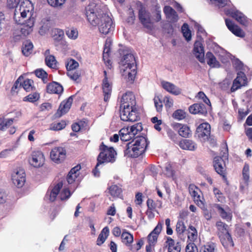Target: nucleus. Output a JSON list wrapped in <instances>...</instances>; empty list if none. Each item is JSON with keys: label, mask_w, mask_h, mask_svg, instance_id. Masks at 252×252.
Here are the masks:
<instances>
[{"label": "nucleus", "mask_w": 252, "mask_h": 252, "mask_svg": "<svg viewBox=\"0 0 252 252\" xmlns=\"http://www.w3.org/2000/svg\"><path fill=\"white\" fill-rule=\"evenodd\" d=\"M211 4L219 7H223L227 5L230 1L229 0H207Z\"/></svg>", "instance_id": "nucleus-45"}, {"label": "nucleus", "mask_w": 252, "mask_h": 252, "mask_svg": "<svg viewBox=\"0 0 252 252\" xmlns=\"http://www.w3.org/2000/svg\"><path fill=\"white\" fill-rule=\"evenodd\" d=\"M63 183L62 182L58 183L53 188H49L46 194L45 198L50 201H54L59 194V191L62 188Z\"/></svg>", "instance_id": "nucleus-18"}, {"label": "nucleus", "mask_w": 252, "mask_h": 252, "mask_svg": "<svg viewBox=\"0 0 252 252\" xmlns=\"http://www.w3.org/2000/svg\"><path fill=\"white\" fill-rule=\"evenodd\" d=\"M44 162V157L40 151H33L31 157L29 159L30 164L34 167H39L43 165Z\"/></svg>", "instance_id": "nucleus-14"}, {"label": "nucleus", "mask_w": 252, "mask_h": 252, "mask_svg": "<svg viewBox=\"0 0 252 252\" xmlns=\"http://www.w3.org/2000/svg\"><path fill=\"white\" fill-rule=\"evenodd\" d=\"M71 194L70 190L67 188H64L60 193L59 197L61 200H65L68 199Z\"/></svg>", "instance_id": "nucleus-56"}, {"label": "nucleus", "mask_w": 252, "mask_h": 252, "mask_svg": "<svg viewBox=\"0 0 252 252\" xmlns=\"http://www.w3.org/2000/svg\"><path fill=\"white\" fill-rule=\"evenodd\" d=\"M122 189L117 185H112L109 188V192L113 197H119L121 195Z\"/></svg>", "instance_id": "nucleus-44"}, {"label": "nucleus", "mask_w": 252, "mask_h": 252, "mask_svg": "<svg viewBox=\"0 0 252 252\" xmlns=\"http://www.w3.org/2000/svg\"><path fill=\"white\" fill-rule=\"evenodd\" d=\"M121 239L122 242L127 246L130 245L133 241V235L126 229H123L122 231Z\"/></svg>", "instance_id": "nucleus-36"}, {"label": "nucleus", "mask_w": 252, "mask_h": 252, "mask_svg": "<svg viewBox=\"0 0 252 252\" xmlns=\"http://www.w3.org/2000/svg\"><path fill=\"white\" fill-rule=\"evenodd\" d=\"M227 157V153H224L222 157H216L214 159L213 165L216 171L223 177H225V160L228 159Z\"/></svg>", "instance_id": "nucleus-8"}, {"label": "nucleus", "mask_w": 252, "mask_h": 252, "mask_svg": "<svg viewBox=\"0 0 252 252\" xmlns=\"http://www.w3.org/2000/svg\"><path fill=\"white\" fill-rule=\"evenodd\" d=\"M66 125V122L64 121H62L58 123L52 124L50 127V129L56 131L60 130L63 129Z\"/></svg>", "instance_id": "nucleus-46"}, {"label": "nucleus", "mask_w": 252, "mask_h": 252, "mask_svg": "<svg viewBox=\"0 0 252 252\" xmlns=\"http://www.w3.org/2000/svg\"><path fill=\"white\" fill-rule=\"evenodd\" d=\"M207 64L211 68H219L220 64L217 60L215 56L211 52H208L206 54Z\"/></svg>", "instance_id": "nucleus-31"}, {"label": "nucleus", "mask_w": 252, "mask_h": 252, "mask_svg": "<svg viewBox=\"0 0 252 252\" xmlns=\"http://www.w3.org/2000/svg\"><path fill=\"white\" fill-rule=\"evenodd\" d=\"M199 252H215V246L214 243L207 244L201 248Z\"/></svg>", "instance_id": "nucleus-54"}, {"label": "nucleus", "mask_w": 252, "mask_h": 252, "mask_svg": "<svg viewBox=\"0 0 252 252\" xmlns=\"http://www.w3.org/2000/svg\"><path fill=\"white\" fill-rule=\"evenodd\" d=\"M247 82V78L245 74V71H239L237 73V77L233 81L231 88V92H235L240 88L241 86L246 85Z\"/></svg>", "instance_id": "nucleus-15"}, {"label": "nucleus", "mask_w": 252, "mask_h": 252, "mask_svg": "<svg viewBox=\"0 0 252 252\" xmlns=\"http://www.w3.org/2000/svg\"><path fill=\"white\" fill-rule=\"evenodd\" d=\"M66 151L62 147H58L53 148L50 152L51 159L56 163H60L65 158Z\"/></svg>", "instance_id": "nucleus-16"}, {"label": "nucleus", "mask_w": 252, "mask_h": 252, "mask_svg": "<svg viewBox=\"0 0 252 252\" xmlns=\"http://www.w3.org/2000/svg\"><path fill=\"white\" fill-rule=\"evenodd\" d=\"M143 129L141 123H136L130 127H124L119 132V135L115 134L110 138L111 141H118L119 136L122 141H128L134 138V140L126 144L125 154L128 157L137 158L145 152L149 143L144 136L136 135Z\"/></svg>", "instance_id": "nucleus-1"}, {"label": "nucleus", "mask_w": 252, "mask_h": 252, "mask_svg": "<svg viewBox=\"0 0 252 252\" xmlns=\"http://www.w3.org/2000/svg\"><path fill=\"white\" fill-rule=\"evenodd\" d=\"M103 21L98 24V30L99 32L104 35L112 32L114 29V25L111 17L108 15L104 16Z\"/></svg>", "instance_id": "nucleus-9"}, {"label": "nucleus", "mask_w": 252, "mask_h": 252, "mask_svg": "<svg viewBox=\"0 0 252 252\" xmlns=\"http://www.w3.org/2000/svg\"><path fill=\"white\" fill-rule=\"evenodd\" d=\"M181 29L184 37L188 41H190L191 38V34L189 28V25L187 23H184Z\"/></svg>", "instance_id": "nucleus-42"}, {"label": "nucleus", "mask_w": 252, "mask_h": 252, "mask_svg": "<svg viewBox=\"0 0 252 252\" xmlns=\"http://www.w3.org/2000/svg\"><path fill=\"white\" fill-rule=\"evenodd\" d=\"M219 237L221 243L224 247L227 248L229 247H233L234 246L232 237L228 231L223 234H220Z\"/></svg>", "instance_id": "nucleus-32"}, {"label": "nucleus", "mask_w": 252, "mask_h": 252, "mask_svg": "<svg viewBox=\"0 0 252 252\" xmlns=\"http://www.w3.org/2000/svg\"><path fill=\"white\" fill-rule=\"evenodd\" d=\"M120 118L123 121L135 122L139 119V113L136 107L121 108Z\"/></svg>", "instance_id": "nucleus-6"}, {"label": "nucleus", "mask_w": 252, "mask_h": 252, "mask_svg": "<svg viewBox=\"0 0 252 252\" xmlns=\"http://www.w3.org/2000/svg\"><path fill=\"white\" fill-rule=\"evenodd\" d=\"M102 89L104 94V100L107 101L111 96L112 86L108 80H106V78H104L102 80Z\"/></svg>", "instance_id": "nucleus-27"}, {"label": "nucleus", "mask_w": 252, "mask_h": 252, "mask_svg": "<svg viewBox=\"0 0 252 252\" xmlns=\"http://www.w3.org/2000/svg\"><path fill=\"white\" fill-rule=\"evenodd\" d=\"M34 73L37 77L41 78L44 83L47 82L48 74L43 69H37L34 71Z\"/></svg>", "instance_id": "nucleus-43"}, {"label": "nucleus", "mask_w": 252, "mask_h": 252, "mask_svg": "<svg viewBox=\"0 0 252 252\" xmlns=\"http://www.w3.org/2000/svg\"><path fill=\"white\" fill-rule=\"evenodd\" d=\"M154 104L157 111L158 112H161L162 110L163 105L162 100H161L159 96H156L154 99Z\"/></svg>", "instance_id": "nucleus-53"}, {"label": "nucleus", "mask_w": 252, "mask_h": 252, "mask_svg": "<svg viewBox=\"0 0 252 252\" xmlns=\"http://www.w3.org/2000/svg\"><path fill=\"white\" fill-rule=\"evenodd\" d=\"M47 92L50 94H61L63 90V86L56 82H53L46 87Z\"/></svg>", "instance_id": "nucleus-29"}, {"label": "nucleus", "mask_w": 252, "mask_h": 252, "mask_svg": "<svg viewBox=\"0 0 252 252\" xmlns=\"http://www.w3.org/2000/svg\"><path fill=\"white\" fill-rule=\"evenodd\" d=\"M163 12L166 18L170 22L175 23L179 20V17L174 9L169 6H165L163 9Z\"/></svg>", "instance_id": "nucleus-25"}, {"label": "nucleus", "mask_w": 252, "mask_h": 252, "mask_svg": "<svg viewBox=\"0 0 252 252\" xmlns=\"http://www.w3.org/2000/svg\"><path fill=\"white\" fill-rule=\"evenodd\" d=\"M226 26L229 30L237 36L243 37L245 36L243 31L237 25H235L233 21L228 19H225Z\"/></svg>", "instance_id": "nucleus-19"}, {"label": "nucleus", "mask_w": 252, "mask_h": 252, "mask_svg": "<svg viewBox=\"0 0 252 252\" xmlns=\"http://www.w3.org/2000/svg\"><path fill=\"white\" fill-rule=\"evenodd\" d=\"M109 234V229L108 227L106 226L104 227L101 230L100 233L99 234L97 239V245L100 246L102 244L106 238L108 236Z\"/></svg>", "instance_id": "nucleus-37"}, {"label": "nucleus", "mask_w": 252, "mask_h": 252, "mask_svg": "<svg viewBox=\"0 0 252 252\" xmlns=\"http://www.w3.org/2000/svg\"><path fill=\"white\" fill-rule=\"evenodd\" d=\"M66 0H47L48 3L53 7H58L63 5Z\"/></svg>", "instance_id": "nucleus-62"}, {"label": "nucleus", "mask_w": 252, "mask_h": 252, "mask_svg": "<svg viewBox=\"0 0 252 252\" xmlns=\"http://www.w3.org/2000/svg\"><path fill=\"white\" fill-rule=\"evenodd\" d=\"M72 101V96H71L68 97L65 102H62L56 113L57 116L61 117L63 114L67 113L70 108Z\"/></svg>", "instance_id": "nucleus-23"}, {"label": "nucleus", "mask_w": 252, "mask_h": 252, "mask_svg": "<svg viewBox=\"0 0 252 252\" xmlns=\"http://www.w3.org/2000/svg\"><path fill=\"white\" fill-rule=\"evenodd\" d=\"M39 98V94L37 93H33L25 97L23 100L25 101H29L30 102H34L36 101Z\"/></svg>", "instance_id": "nucleus-49"}, {"label": "nucleus", "mask_w": 252, "mask_h": 252, "mask_svg": "<svg viewBox=\"0 0 252 252\" xmlns=\"http://www.w3.org/2000/svg\"><path fill=\"white\" fill-rule=\"evenodd\" d=\"M32 42L30 40H26L23 43L22 53L26 56H29L32 52L33 49Z\"/></svg>", "instance_id": "nucleus-38"}, {"label": "nucleus", "mask_w": 252, "mask_h": 252, "mask_svg": "<svg viewBox=\"0 0 252 252\" xmlns=\"http://www.w3.org/2000/svg\"><path fill=\"white\" fill-rule=\"evenodd\" d=\"M78 10V7L76 4L73 3L72 4H70L67 7L66 10V14L68 15L71 16L74 15V14H76L77 11Z\"/></svg>", "instance_id": "nucleus-55"}, {"label": "nucleus", "mask_w": 252, "mask_h": 252, "mask_svg": "<svg viewBox=\"0 0 252 252\" xmlns=\"http://www.w3.org/2000/svg\"><path fill=\"white\" fill-rule=\"evenodd\" d=\"M66 33L67 36L70 39H75L78 36L77 31L74 29L68 30Z\"/></svg>", "instance_id": "nucleus-63"}, {"label": "nucleus", "mask_w": 252, "mask_h": 252, "mask_svg": "<svg viewBox=\"0 0 252 252\" xmlns=\"http://www.w3.org/2000/svg\"><path fill=\"white\" fill-rule=\"evenodd\" d=\"M46 64L52 68H56L57 67V62L53 55L47 56L45 59Z\"/></svg>", "instance_id": "nucleus-40"}, {"label": "nucleus", "mask_w": 252, "mask_h": 252, "mask_svg": "<svg viewBox=\"0 0 252 252\" xmlns=\"http://www.w3.org/2000/svg\"><path fill=\"white\" fill-rule=\"evenodd\" d=\"M139 18L144 27L148 29L152 28L153 22L152 21L151 14L142 7L139 10Z\"/></svg>", "instance_id": "nucleus-13"}, {"label": "nucleus", "mask_w": 252, "mask_h": 252, "mask_svg": "<svg viewBox=\"0 0 252 252\" xmlns=\"http://www.w3.org/2000/svg\"><path fill=\"white\" fill-rule=\"evenodd\" d=\"M161 11L160 6L157 2H156L155 5H153V9H152V21H153V22H158L160 21L161 19Z\"/></svg>", "instance_id": "nucleus-34"}, {"label": "nucleus", "mask_w": 252, "mask_h": 252, "mask_svg": "<svg viewBox=\"0 0 252 252\" xmlns=\"http://www.w3.org/2000/svg\"><path fill=\"white\" fill-rule=\"evenodd\" d=\"M136 100L134 94L128 92L124 94L121 99V108L133 107L136 106Z\"/></svg>", "instance_id": "nucleus-12"}, {"label": "nucleus", "mask_w": 252, "mask_h": 252, "mask_svg": "<svg viewBox=\"0 0 252 252\" xmlns=\"http://www.w3.org/2000/svg\"><path fill=\"white\" fill-rule=\"evenodd\" d=\"M186 116V112L181 109L176 110L172 115V117L178 120H182L185 118Z\"/></svg>", "instance_id": "nucleus-50"}, {"label": "nucleus", "mask_w": 252, "mask_h": 252, "mask_svg": "<svg viewBox=\"0 0 252 252\" xmlns=\"http://www.w3.org/2000/svg\"><path fill=\"white\" fill-rule=\"evenodd\" d=\"M13 122V119L0 118V130L4 131L11 126Z\"/></svg>", "instance_id": "nucleus-39"}, {"label": "nucleus", "mask_w": 252, "mask_h": 252, "mask_svg": "<svg viewBox=\"0 0 252 252\" xmlns=\"http://www.w3.org/2000/svg\"><path fill=\"white\" fill-rule=\"evenodd\" d=\"M28 17L29 19L23 24V27L21 28V32L24 35L29 34L32 31V28L34 25V20L32 17V13L31 16Z\"/></svg>", "instance_id": "nucleus-28"}, {"label": "nucleus", "mask_w": 252, "mask_h": 252, "mask_svg": "<svg viewBox=\"0 0 252 252\" xmlns=\"http://www.w3.org/2000/svg\"><path fill=\"white\" fill-rule=\"evenodd\" d=\"M234 65L236 69L239 71H246L248 69V67L245 66L242 62L238 59L234 60Z\"/></svg>", "instance_id": "nucleus-52"}, {"label": "nucleus", "mask_w": 252, "mask_h": 252, "mask_svg": "<svg viewBox=\"0 0 252 252\" xmlns=\"http://www.w3.org/2000/svg\"><path fill=\"white\" fill-rule=\"evenodd\" d=\"M66 68L67 71L74 70L79 66L78 63L73 59L69 60L66 63Z\"/></svg>", "instance_id": "nucleus-48"}, {"label": "nucleus", "mask_w": 252, "mask_h": 252, "mask_svg": "<svg viewBox=\"0 0 252 252\" xmlns=\"http://www.w3.org/2000/svg\"><path fill=\"white\" fill-rule=\"evenodd\" d=\"M189 190L190 195L193 198L194 200L199 205L202 204L200 196L201 191L196 186L191 184L189 186Z\"/></svg>", "instance_id": "nucleus-24"}, {"label": "nucleus", "mask_w": 252, "mask_h": 252, "mask_svg": "<svg viewBox=\"0 0 252 252\" xmlns=\"http://www.w3.org/2000/svg\"><path fill=\"white\" fill-rule=\"evenodd\" d=\"M186 230L184 222L178 221L176 224V230L178 234H182Z\"/></svg>", "instance_id": "nucleus-58"}, {"label": "nucleus", "mask_w": 252, "mask_h": 252, "mask_svg": "<svg viewBox=\"0 0 252 252\" xmlns=\"http://www.w3.org/2000/svg\"><path fill=\"white\" fill-rule=\"evenodd\" d=\"M215 207L217 209L220 216L223 219L226 220L227 221H229L231 220L232 216L229 211L228 208L224 209L220 204H215Z\"/></svg>", "instance_id": "nucleus-33"}, {"label": "nucleus", "mask_w": 252, "mask_h": 252, "mask_svg": "<svg viewBox=\"0 0 252 252\" xmlns=\"http://www.w3.org/2000/svg\"><path fill=\"white\" fill-rule=\"evenodd\" d=\"M190 113L205 116L207 113V109L202 103H195L189 106V108Z\"/></svg>", "instance_id": "nucleus-21"}, {"label": "nucleus", "mask_w": 252, "mask_h": 252, "mask_svg": "<svg viewBox=\"0 0 252 252\" xmlns=\"http://www.w3.org/2000/svg\"><path fill=\"white\" fill-rule=\"evenodd\" d=\"M161 84L162 88L171 94L177 95L181 93V89L170 82L163 81Z\"/></svg>", "instance_id": "nucleus-22"}, {"label": "nucleus", "mask_w": 252, "mask_h": 252, "mask_svg": "<svg viewBox=\"0 0 252 252\" xmlns=\"http://www.w3.org/2000/svg\"><path fill=\"white\" fill-rule=\"evenodd\" d=\"M193 51L194 54L198 60L201 63H204V47L200 41H196L194 43Z\"/></svg>", "instance_id": "nucleus-20"}, {"label": "nucleus", "mask_w": 252, "mask_h": 252, "mask_svg": "<svg viewBox=\"0 0 252 252\" xmlns=\"http://www.w3.org/2000/svg\"><path fill=\"white\" fill-rule=\"evenodd\" d=\"M218 230L220 231V234H223L228 232L227 229V225L221 221H217L216 224Z\"/></svg>", "instance_id": "nucleus-51"}, {"label": "nucleus", "mask_w": 252, "mask_h": 252, "mask_svg": "<svg viewBox=\"0 0 252 252\" xmlns=\"http://www.w3.org/2000/svg\"><path fill=\"white\" fill-rule=\"evenodd\" d=\"M23 79V78L22 76H20L16 81V82H15L14 84L11 88V91L12 93L17 92V91H16L17 89L22 86V80Z\"/></svg>", "instance_id": "nucleus-60"}, {"label": "nucleus", "mask_w": 252, "mask_h": 252, "mask_svg": "<svg viewBox=\"0 0 252 252\" xmlns=\"http://www.w3.org/2000/svg\"><path fill=\"white\" fill-rule=\"evenodd\" d=\"M167 247V252H181V245L179 242L176 243L171 237H167L165 242Z\"/></svg>", "instance_id": "nucleus-26"}, {"label": "nucleus", "mask_w": 252, "mask_h": 252, "mask_svg": "<svg viewBox=\"0 0 252 252\" xmlns=\"http://www.w3.org/2000/svg\"><path fill=\"white\" fill-rule=\"evenodd\" d=\"M179 134L183 137H188L191 135V131L189 127L186 125L178 124L176 125Z\"/></svg>", "instance_id": "nucleus-35"}, {"label": "nucleus", "mask_w": 252, "mask_h": 252, "mask_svg": "<svg viewBox=\"0 0 252 252\" xmlns=\"http://www.w3.org/2000/svg\"><path fill=\"white\" fill-rule=\"evenodd\" d=\"M210 130L211 126L208 123H202L197 127L194 136L200 141L204 142L209 139Z\"/></svg>", "instance_id": "nucleus-7"}, {"label": "nucleus", "mask_w": 252, "mask_h": 252, "mask_svg": "<svg viewBox=\"0 0 252 252\" xmlns=\"http://www.w3.org/2000/svg\"><path fill=\"white\" fill-rule=\"evenodd\" d=\"M107 9L105 5L95 2H91L86 8L87 20L93 26H97L108 16L105 10Z\"/></svg>", "instance_id": "nucleus-3"}, {"label": "nucleus", "mask_w": 252, "mask_h": 252, "mask_svg": "<svg viewBox=\"0 0 252 252\" xmlns=\"http://www.w3.org/2000/svg\"><path fill=\"white\" fill-rule=\"evenodd\" d=\"M33 81L32 80L27 79L22 82V86L26 91L30 92L33 90Z\"/></svg>", "instance_id": "nucleus-47"}, {"label": "nucleus", "mask_w": 252, "mask_h": 252, "mask_svg": "<svg viewBox=\"0 0 252 252\" xmlns=\"http://www.w3.org/2000/svg\"><path fill=\"white\" fill-rule=\"evenodd\" d=\"M20 0H7V6L9 8H15L14 19L17 24H24L23 19L27 16H31L33 7L30 0H22L19 4Z\"/></svg>", "instance_id": "nucleus-2"}, {"label": "nucleus", "mask_w": 252, "mask_h": 252, "mask_svg": "<svg viewBox=\"0 0 252 252\" xmlns=\"http://www.w3.org/2000/svg\"><path fill=\"white\" fill-rule=\"evenodd\" d=\"M120 63L122 75L127 77L129 81H133L137 73V65L134 56L130 53L126 54Z\"/></svg>", "instance_id": "nucleus-4"}, {"label": "nucleus", "mask_w": 252, "mask_h": 252, "mask_svg": "<svg viewBox=\"0 0 252 252\" xmlns=\"http://www.w3.org/2000/svg\"><path fill=\"white\" fill-rule=\"evenodd\" d=\"M100 152L97 157V166L105 163H113L115 161L117 153L114 149L105 145L103 142L99 146Z\"/></svg>", "instance_id": "nucleus-5"}, {"label": "nucleus", "mask_w": 252, "mask_h": 252, "mask_svg": "<svg viewBox=\"0 0 252 252\" xmlns=\"http://www.w3.org/2000/svg\"><path fill=\"white\" fill-rule=\"evenodd\" d=\"M165 174L168 177H171L173 175V171L171 164L167 163L165 165Z\"/></svg>", "instance_id": "nucleus-64"}, {"label": "nucleus", "mask_w": 252, "mask_h": 252, "mask_svg": "<svg viewBox=\"0 0 252 252\" xmlns=\"http://www.w3.org/2000/svg\"><path fill=\"white\" fill-rule=\"evenodd\" d=\"M164 222L163 220L160 221L154 230L148 235V243L151 245H156L158 236L160 234Z\"/></svg>", "instance_id": "nucleus-17"}, {"label": "nucleus", "mask_w": 252, "mask_h": 252, "mask_svg": "<svg viewBox=\"0 0 252 252\" xmlns=\"http://www.w3.org/2000/svg\"><path fill=\"white\" fill-rule=\"evenodd\" d=\"M67 75L72 80L77 81L79 79L80 74L78 72L75 70H69L67 71Z\"/></svg>", "instance_id": "nucleus-59"}, {"label": "nucleus", "mask_w": 252, "mask_h": 252, "mask_svg": "<svg viewBox=\"0 0 252 252\" xmlns=\"http://www.w3.org/2000/svg\"><path fill=\"white\" fill-rule=\"evenodd\" d=\"M186 252H198V251L195 244L193 242H190L187 245Z\"/></svg>", "instance_id": "nucleus-61"}, {"label": "nucleus", "mask_w": 252, "mask_h": 252, "mask_svg": "<svg viewBox=\"0 0 252 252\" xmlns=\"http://www.w3.org/2000/svg\"><path fill=\"white\" fill-rule=\"evenodd\" d=\"M13 184L17 188H22L26 182V174L24 170L20 169L14 171L11 175Z\"/></svg>", "instance_id": "nucleus-11"}, {"label": "nucleus", "mask_w": 252, "mask_h": 252, "mask_svg": "<svg viewBox=\"0 0 252 252\" xmlns=\"http://www.w3.org/2000/svg\"><path fill=\"white\" fill-rule=\"evenodd\" d=\"M179 146L184 150L194 151L197 148V145L189 139H183L179 143Z\"/></svg>", "instance_id": "nucleus-30"}, {"label": "nucleus", "mask_w": 252, "mask_h": 252, "mask_svg": "<svg viewBox=\"0 0 252 252\" xmlns=\"http://www.w3.org/2000/svg\"><path fill=\"white\" fill-rule=\"evenodd\" d=\"M188 239L192 242H194L197 238V231L196 228L192 226L189 225L188 229Z\"/></svg>", "instance_id": "nucleus-41"}, {"label": "nucleus", "mask_w": 252, "mask_h": 252, "mask_svg": "<svg viewBox=\"0 0 252 252\" xmlns=\"http://www.w3.org/2000/svg\"><path fill=\"white\" fill-rule=\"evenodd\" d=\"M162 101L167 109L170 108L173 105V100L170 96H164Z\"/></svg>", "instance_id": "nucleus-57"}, {"label": "nucleus", "mask_w": 252, "mask_h": 252, "mask_svg": "<svg viewBox=\"0 0 252 252\" xmlns=\"http://www.w3.org/2000/svg\"><path fill=\"white\" fill-rule=\"evenodd\" d=\"M224 12L226 15L231 16L240 24L244 26H246L248 24L247 18L235 7L230 9H225Z\"/></svg>", "instance_id": "nucleus-10"}]
</instances>
